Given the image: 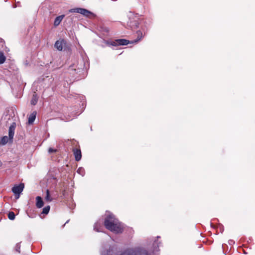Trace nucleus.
<instances>
[{
	"mask_svg": "<svg viewBox=\"0 0 255 255\" xmlns=\"http://www.w3.org/2000/svg\"><path fill=\"white\" fill-rule=\"evenodd\" d=\"M6 58L2 52L0 51V64H3L5 61Z\"/></svg>",
	"mask_w": 255,
	"mask_h": 255,
	"instance_id": "f3484780",
	"label": "nucleus"
},
{
	"mask_svg": "<svg viewBox=\"0 0 255 255\" xmlns=\"http://www.w3.org/2000/svg\"><path fill=\"white\" fill-rule=\"evenodd\" d=\"M2 164V162L0 161V167L1 166Z\"/></svg>",
	"mask_w": 255,
	"mask_h": 255,
	"instance_id": "b1692460",
	"label": "nucleus"
},
{
	"mask_svg": "<svg viewBox=\"0 0 255 255\" xmlns=\"http://www.w3.org/2000/svg\"><path fill=\"white\" fill-rule=\"evenodd\" d=\"M16 124L15 123H13L12 125L9 127L8 129V136L9 140L12 141L13 138L14 130L15 128Z\"/></svg>",
	"mask_w": 255,
	"mask_h": 255,
	"instance_id": "423d86ee",
	"label": "nucleus"
},
{
	"mask_svg": "<svg viewBox=\"0 0 255 255\" xmlns=\"http://www.w3.org/2000/svg\"><path fill=\"white\" fill-rule=\"evenodd\" d=\"M74 155L76 161H79L81 159L82 155L80 149L75 148L73 150Z\"/></svg>",
	"mask_w": 255,
	"mask_h": 255,
	"instance_id": "6e6552de",
	"label": "nucleus"
},
{
	"mask_svg": "<svg viewBox=\"0 0 255 255\" xmlns=\"http://www.w3.org/2000/svg\"><path fill=\"white\" fill-rule=\"evenodd\" d=\"M15 250L18 252V253H20V243H17L15 245Z\"/></svg>",
	"mask_w": 255,
	"mask_h": 255,
	"instance_id": "aec40b11",
	"label": "nucleus"
},
{
	"mask_svg": "<svg viewBox=\"0 0 255 255\" xmlns=\"http://www.w3.org/2000/svg\"><path fill=\"white\" fill-rule=\"evenodd\" d=\"M66 41L62 39L57 40L54 44L55 47L59 51H62L63 47L66 45Z\"/></svg>",
	"mask_w": 255,
	"mask_h": 255,
	"instance_id": "39448f33",
	"label": "nucleus"
},
{
	"mask_svg": "<svg viewBox=\"0 0 255 255\" xmlns=\"http://www.w3.org/2000/svg\"><path fill=\"white\" fill-rule=\"evenodd\" d=\"M139 23L136 20H132L130 19L129 21L128 22V25L132 29L136 28L138 26Z\"/></svg>",
	"mask_w": 255,
	"mask_h": 255,
	"instance_id": "9d476101",
	"label": "nucleus"
},
{
	"mask_svg": "<svg viewBox=\"0 0 255 255\" xmlns=\"http://www.w3.org/2000/svg\"><path fill=\"white\" fill-rule=\"evenodd\" d=\"M8 140H9V137H8L7 136H4L1 139L0 144L2 145H5L8 142Z\"/></svg>",
	"mask_w": 255,
	"mask_h": 255,
	"instance_id": "2eb2a0df",
	"label": "nucleus"
},
{
	"mask_svg": "<svg viewBox=\"0 0 255 255\" xmlns=\"http://www.w3.org/2000/svg\"><path fill=\"white\" fill-rule=\"evenodd\" d=\"M36 116V112H33L28 117V123L29 124H32L34 120H35Z\"/></svg>",
	"mask_w": 255,
	"mask_h": 255,
	"instance_id": "f8f14e48",
	"label": "nucleus"
},
{
	"mask_svg": "<svg viewBox=\"0 0 255 255\" xmlns=\"http://www.w3.org/2000/svg\"><path fill=\"white\" fill-rule=\"evenodd\" d=\"M235 242L233 240H230L229 241V244L230 245H232V244H234Z\"/></svg>",
	"mask_w": 255,
	"mask_h": 255,
	"instance_id": "5701e85b",
	"label": "nucleus"
},
{
	"mask_svg": "<svg viewBox=\"0 0 255 255\" xmlns=\"http://www.w3.org/2000/svg\"><path fill=\"white\" fill-rule=\"evenodd\" d=\"M24 187V184L23 183H20L18 185H15L12 188V192L15 194L16 199L19 198L20 194L22 192Z\"/></svg>",
	"mask_w": 255,
	"mask_h": 255,
	"instance_id": "7ed1b4c3",
	"label": "nucleus"
},
{
	"mask_svg": "<svg viewBox=\"0 0 255 255\" xmlns=\"http://www.w3.org/2000/svg\"><path fill=\"white\" fill-rule=\"evenodd\" d=\"M77 172L80 173V174L83 175V173L84 172V170L82 168H79L77 170Z\"/></svg>",
	"mask_w": 255,
	"mask_h": 255,
	"instance_id": "412c9836",
	"label": "nucleus"
},
{
	"mask_svg": "<svg viewBox=\"0 0 255 255\" xmlns=\"http://www.w3.org/2000/svg\"><path fill=\"white\" fill-rule=\"evenodd\" d=\"M36 206L37 208H40L43 206L44 203L41 197L37 196L36 197Z\"/></svg>",
	"mask_w": 255,
	"mask_h": 255,
	"instance_id": "1a4fd4ad",
	"label": "nucleus"
},
{
	"mask_svg": "<svg viewBox=\"0 0 255 255\" xmlns=\"http://www.w3.org/2000/svg\"><path fill=\"white\" fill-rule=\"evenodd\" d=\"M56 151V149H54L52 148H49V149H48L49 153L55 152Z\"/></svg>",
	"mask_w": 255,
	"mask_h": 255,
	"instance_id": "4be33fe9",
	"label": "nucleus"
},
{
	"mask_svg": "<svg viewBox=\"0 0 255 255\" xmlns=\"http://www.w3.org/2000/svg\"><path fill=\"white\" fill-rule=\"evenodd\" d=\"M49 210H50V206H46L43 209L42 213L44 214H47L49 213Z\"/></svg>",
	"mask_w": 255,
	"mask_h": 255,
	"instance_id": "6ab92c4d",
	"label": "nucleus"
},
{
	"mask_svg": "<svg viewBox=\"0 0 255 255\" xmlns=\"http://www.w3.org/2000/svg\"><path fill=\"white\" fill-rule=\"evenodd\" d=\"M156 244H157L156 242H154V244H153V245H154V246H155V245H156Z\"/></svg>",
	"mask_w": 255,
	"mask_h": 255,
	"instance_id": "393cba45",
	"label": "nucleus"
},
{
	"mask_svg": "<svg viewBox=\"0 0 255 255\" xmlns=\"http://www.w3.org/2000/svg\"><path fill=\"white\" fill-rule=\"evenodd\" d=\"M45 199L48 202H51L52 201V198L51 197L50 195V192L49 190H46V195L45 197Z\"/></svg>",
	"mask_w": 255,
	"mask_h": 255,
	"instance_id": "dca6fc26",
	"label": "nucleus"
},
{
	"mask_svg": "<svg viewBox=\"0 0 255 255\" xmlns=\"http://www.w3.org/2000/svg\"><path fill=\"white\" fill-rule=\"evenodd\" d=\"M69 12L79 13H80V14H83L85 16H88L89 14L91 13V12L90 11H89L85 8H72V9H70L69 10Z\"/></svg>",
	"mask_w": 255,
	"mask_h": 255,
	"instance_id": "20e7f679",
	"label": "nucleus"
},
{
	"mask_svg": "<svg viewBox=\"0 0 255 255\" xmlns=\"http://www.w3.org/2000/svg\"><path fill=\"white\" fill-rule=\"evenodd\" d=\"M104 226L108 230L116 233H122L123 231L121 223L115 216L111 213L107 215L105 218Z\"/></svg>",
	"mask_w": 255,
	"mask_h": 255,
	"instance_id": "f257e3e1",
	"label": "nucleus"
},
{
	"mask_svg": "<svg viewBox=\"0 0 255 255\" xmlns=\"http://www.w3.org/2000/svg\"><path fill=\"white\" fill-rule=\"evenodd\" d=\"M137 39L136 40H135L134 41H131V42H130L129 40L125 39H119L113 41L111 43V45L116 46L119 45H127L129 43H136L139 40H140L143 37L142 33L140 31H137Z\"/></svg>",
	"mask_w": 255,
	"mask_h": 255,
	"instance_id": "f03ea898",
	"label": "nucleus"
},
{
	"mask_svg": "<svg viewBox=\"0 0 255 255\" xmlns=\"http://www.w3.org/2000/svg\"><path fill=\"white\" fill-rule=\"evenodd\" d=\"M64 16H65V15H64V14L57 16L55 18L54 22V26H57L59 25V24L61 23V21L62 20V19H63V18L64 17Z\"/></svg>",
	"mask_w": 255,
	"mask_h": 255,
	"instance_id": "9b49d317",
	"label": "nucleus"
},
{
	"mask_svg": "<svg viewBox=\"0 0 255 255\" xmlns=\"http://www.w3.org/2000/svg\"><path fill=\"white\" fill-rule=\"evenodd\" d=\"M38 98L37 94H34L32 96V99L31 100V104L32 105H35L38 101Z\"/></svg>",
	"mask_w": 255,
	"mask_h": 255,
	"instance_id": "4468645a",
	"label": "nucleus"
},
{
	"mask_svg": "<svg viewBox=\"0 0 255 255\" xmlns=\"http://www.w3.org/2000/svg\"><path fill=\"white\" fill-rule=\"evenodd\" d=\"M103 228L102 225L98 222H97L95 224L94 226V230L97 232H102V229Z\"/></svg>",
	"mask_w": 255,
	"mask_h": 255,
	"instance_id": "ddd939ff",
	"label": "nucleus"
},
{
	"mask_svg": "<svg viewBox=\"0 0 255 255\" xmlns=\"http://www.w3.org/2000/svg\"><path fill=\"white\" fill-rule=\"evenodd\" d=\"M121 255H151L145 250L141 251L134 253V255L127 252H124Z\"/></svg>",
	"mask_w": 255,
	"mask_h": 255,
	"instance_id": "0eeeda50",
	"label": "nucleus"
},
{
	"mask_svg": "<svg viewBox=\"0 0 255 255\" xmlns=\"http://www.w3.org/2000/svg\"><path fill=\"white\" fill-rule=\"evenodd\" d=\"M15 215L13 212H9L8 214V218L10 220H13L15 219Z\"/></svg>",
	"mask_w": 255,
	"mask_h": 255,
	"instance_id": "a211bd4d",
	"label": "nucleus"
}]
</instances>
